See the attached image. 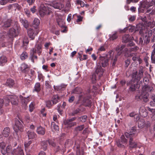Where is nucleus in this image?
I'll return each mask as SVG.
<instances>
[{"label":"nucleus","instance_id":"nucleus-52","mask_svg":"<svg viewBox=\"0 0 155 155\" xmlns=\"http://www.w3.org/2000/svg\"><path fill=\"white\" fill-rule=\"evenodd\" d=\"M137 130V127L134 126V127H132L130 130V134L129 133V134H133V133H136V134H137L136 133V131Z\"/></svg>","mask_w":155,"mask_h":155},{"label":"nucleus","instance_id":"nucleus-28","mask_svg":"<svg viewBox=\"0 0 155 155\" xmlns=\"http://www.w3.org/2000/svg\"><path fill=\"white\" fill-rule=\"evenodd\" d=\"M143 92H144L147 93H148V92H150L152 90V88L150 87L147 85H144L143 87Z\"/></svg>","mask_w":155,"mask_h":155},{"label":"nucleus","instance_id":"nucleus-40","mask_svg":"<svg viewBox=\"0 0 155 155\" xmlns=\"http://www.w3.org/2000/svg\"><path fill=\"white\" fill-rule=\"evenodd\" d=\"M41 145V148L44 150H46L47 147L48 142L47 141H43L42 142Z\"/></svg>","mask_w":155,"mask_h":155},{"label":"nucleus","instance_id":"nucleus-20","mask_svg":"<svg viewBox=\"0 0 155 155\" xmlns=\"http://www.w3.org/2000/svg\"><path fill=\"white\" fill-rule=\"evenodd\" d=\"M20 68L21 71L25 73H26L29 71V68L27 67V65L25 64H22L20 67Z\"/></svg>","mask_w":155,"mask_h":155},{"label":"nucleus","instance_id":"nucleus-60","mask_svg":"<svg viewBox=\"0 0 155 155\" xmlns=\"http://www.w3.org/2000/svg\"><path fill=\"white\" fill-rule=\"evenodd\" d=\"M46 103L47 107L48 108H50L52 105L51 101L50 100L46 101Z\"/></svg>","mask_w":155,"mask_h":155},{"label":"nucleus","instance_id":"nucleus-32","mask_svg":"<svg viewBox=\"0 0 155 155\" xmlns=\"http://www.w3.org/2000/svg\"><path fill=\"white\" fill-rule=\"evenodd\" d=\"M7 61L6 57L3 56L0 58V65L3 66L4 64Z\"/></svg>","mask_w":155,"mask_h":155},{"label":"nucleus","instance_id":"nucleus-18","mask_svg":"<svg viewBox=\"0 0 155 155\" xmlns=\"http://www.w3.org/2000/svg\"><path fill=\"white\" fill-rule=\"evenodd\" d=\"M76 119V117H73L70 119L67 120L65 122V124L68 125L70 127L76 125V122H71L72 121L75 120Z\"/></svg>","mask_w":155,"mask_h":155},{"label":"nucleus","instance_id":"nucleus-12","mask_svg":"<svg viewBox=\"0 0 155 155\" xmlns=\"http://www.w3.org/2000/svg\"><path fill=\"white\" fill-rule=\"evenodd\" d=\"M59 26L61 28L60 31L62 33H66L68 31V28L65 25L64 20L62 18L60 19L59 18Z\"/></svg>","mask_w":155,"mask_h":155},{"label":"nucleus","instance_id":"nucleus-25","mask_svg":"<svg viewBox=\"0 0 155 155\" xmlns=\"http://www.w3.org/2000/svg\"><path fill=\"white\" fill-rule=\"evenodd\" d=\"M153 49L151 55V60L152 63L155 64V44L152 46Z\"/></svg>","mask_w":155,"mask_h":155},{"label":"nucleus","instance_id":"nucleus-46","mask_svg":"<svg viewBox=\"0 0 155 155\" xmlns=\"http://www.w3.org/2000/svg\"><path fill=\"white\" fill-rule=\"evenodd\" d=\"M117 33H115L112 35H110V40H114L117 38Z\"/></svg>","mask_w":155,"mask_h":155},{"label":"nucleus","instance_id":"nucleus-59","mask_svg":"<svg viewBox=\"0 0 155 155\" xmlns=\"http://www.w3.org/2000/svg\"><path fill=\"white\" fill-rule=\"evenodd\" d=\"M59 0L60 2L59 3V9L60 10L61 8L64 7V4L63 3L64 2H62L60 1V0Z\"/></svg>","mask_w":155,"mask_h":155},{"label":"nucleus","instance_id":"nucleus-57","mask_svg":"<svg viewBox=\"0 0 155 155\" xmlns=\"http://www.w3.org/2000/svg\"><path fill=\"white\" fill-rule=\"evenodd\" d=\"M105 51V48H104V46H101L98 49L97 53H99L101 51Z\"/></svg>","mask_w":155,"mask_h":155},{"label":"nucleus","instance_id":"nucleus-61","mask_svg":"<svg viewBox=\"0 0 155 155\" xmlns=\"http://www.w3.org/2000/svg\"><path fill=\"white\" fill-rule=\"evenodd\" d=\"M137 43L140 45H142L143 44V40L142 38L140 37L139 40L137 41Z\"/></svg>","mask_w":155,"mask_h":155},{"label":"nucleus","instance_id":"nucleus-22","mask_svg":"<svg viewBox=\"0 0 155 155\" xmlns=\"http://www.w3.org/2000/svg\"><path fill=\"white\" fill-rule=\"evenodd\" d=\"M20 98L21 101V102L24 106L25 107L26 106L27 104L29 101V99L28 97H23L21 95L19 96Z\"/></svg>","mask_w":155,"mask_h":155},{"label":"nucleus","instance_id":"nucleus-6","mask_svg":"<svg viewBox=\"0 0 155 155\" xmlns=\"http://www.w3.org/2000/svg\"><path fill=\"white\" fill-rule=\"evenodd\" d=\"M6 143L4 142L0 143L1 151L3 155H5L6 153L7 155L9 154V153L12 150V147L11 145H8L6 147Z\"/></svg>","mask_w":155,"mask_h":155},{"label":"nucleus","instance_id":"nucleus-44","mask_svg":"<svg viewBox=\"0 0 155 155\" xmlns=\"http://www.w3.org/2000/svg\"><path fill=\"white\" fill-rule=\"evenodd\" d=\"M28 57V54L25 52H23L20 56V58L22 60H25Z\"/></svg>","mask_w":155,"mask_h":155},{"label":"nucleus","instance_id":"nucleus-33","mask_svg":"<svg viewBox=\"0 0 155 155\" xmlns=\"http://www.w3.org/2000/svg\"><path fill=\"white\" fill-rule=\"evenodd\" d=\"M21 23L23 25L24 27L26 28H27L29 26V23L28 21L25 19H21L20 20Z\"/></svg>","mask_w":155,"mask_h":155},{"label":"nucleus","instance_id":"nucleus-27","mask_svg":"<svg viewBox=\"0 0 155 155\" xmlns=\"http://www.w3.org/2000/svg\"><path fill=\"white\" fill-rule=\"evenodd\" d=\"M27 134L29 139H33L36 136V134L33 131H28Z\"/></svg>","mask_w":155,"mask_h":155},{"label":"nucleus","instance_id":"nucleus-11","mask_svg":"<svg viewBox=\"0 0 155 155\" xmlns=\"http://www.w3.org/2000/svg\"><path fill=\"white\" fill-rule=\"evenodd\" d=\"M23 126L21 123L17 119L15 120V124L13 127L15 131L18 132L19 131L22 132L23 130Z\"/></svg>","mask_w":155,"mask_h":155},{"label":"nucleus","instance_id":"nucleus-62","mask_svg":"<svg viewBox=\"0 0 155 155\" xmlns=\"http://www.w3.org/2000/svg\"><path fill=\"white\" fill-rule=\"evenodd\" d=\"M29 110L31 112L32 111L34 108V105L33 103H31L29 106Z\"/></svg>","mask_w":155,"mask_h":155},{"label":"nucleus","instance_id":"nucleus-10","mask_svg":"<svg viewBox=\"0 0 155 155\" xmlns=\"http://www.w3.org/2000/svg\"><path fill=\"white\" fill-rule=\"evenodd\" d=\"M49 7L44 6L40 8L39 11L40 15L41 17L44 16L45 15H49L52 13V11L49 10Z\"/></svg>","mask_w":155,"mask_h":155},{"label":"nucleus","instance_id":"nucleus-56","mask_svg":"<svg viewBox=\"0 0 155 155\" xmlns=\"http://www.w3.org/2000/svg\"><path fill=\"white\" fill-rule=\"evenodd\" d=\"M143 83L144 84V85H147V84H148L149 80L147 77H145L143 79Z\"/></svg>","mask_w":155,"mask_h":155},{"label":"nucleus","instance_id":"nucleus-45","mask_svg":"<svg viewBox=\"0 0 155 155\" xmlns=\"http://www.w3.org/2000/svg\"><path fill=\"white\" fill-rule=\"evenodd\" d=\"M36 53V49L35 50L34 49H31V51L30 55L31 57V60L33 63L34 62V60L33 59V54H34L35 53Z\"/></svg>","mask_w":155,"mask_h":155},{"label":"nucleus","instance_id":"nucleus-7","mask_svg":"<svg viewBox=\"0 0 155 155\" xmlns=\"http://www.w3.org/2000/svg\"><path fill=\"white\" fill-rule=\"evenodd\" d=\"M91 91L90 89H88L87 93L85 95L83 100V103L85 106L91 107V101L90 99L91 98V95L90 94Z\"/></svg>","mask_w":155,"mask_h":155},{"label":"nucleus","instance_id":"nucleus-30","mask_svg":"<svg viewBox=\"0 0 155 155\" xmlns=\"http://www.w3.org/2000/svg\"><path fill=\"white\" fill-rule=\"evenodd\" d=\"M150 9H148L147 10L146 13H149L148 15L147 14V16L146 17L148 20H151L153 18V15L154 13V12H152V11L150 12Z\"/></svg>","mask_w":155,"mask_h":155},{"label":"nucleus","instance_id":"nucleus-41","mask_svg":"<svg viewBox=\"0 0 155 155\" xmlns=\"http://www.w3.org/2000/svg\"><path fill=\"white\" fill-rule=\"evenodd\" d=\"M87 117L86 115H84L78 118V120L84 123L86 122L87 120Z\"/></svg>","mask_w":155,"mask_h":155},{"label":"nucleus","instance_id":"nucleus-14","mask_svg":"<svg viewBox=\"0 0 155 155\" xmlns=\"http://www.w3.org/2000/svg\"><path fill=\"white\" fill-rule=\"evenodd\" d=\"M127 141V140L125 137L123 135L121 136L120 139L117 141V145L118 147H124V146L123 144L126 143Z\"/></svg>","mask_w":155,"mask_h":155},{"label":"nucleus","instance_id":"nucleus-8","mask_svg":"<svg viewBox=\"0 0 155 155\" xmlns=\"http://www.w3.org/2000/svg\"><path fill=\"white\" fill-rule=\"evenodd\" d=\"M149 93L142 92L135 96V98L137 100H142L145 102H147L149 101Z\"/></svg>","mask_w":155,"mask_h":155},{"label":"nucleus","instance_id":"nucleus-5","mask_svg":"<svg viewBox=\"0 0 155 155\" xmlns=\"http://www.w3.org/2000/svg\"><path fill=\"white\" fill-rule=\"evenodd\" d=\"M125 135L126 137L129 139V145L130 148L132 149L136 147L137 146V143L136 142L133 141L136 137L137 136V134L136 133L129 134V133L126 132Z\"/></svg>","mask_w":155,"mask_h":155},{"label":"nucleus","instance_id":"nucleus-9","mask_svg":"<svg viewBox=\"0 0 155 155\" xmlns=\"http://www.w3.org/2000/svg\"><path fill=\"white\" fill-rule=\"evenodd\" d=\"M147 110L152 112L154 111V109H152L148 107H144L143 106H142L139 109V113L142 117H145L147 115Z\"/></svg>","mask_w":155,"mask_h":155},{"label":"nucleus","instance_id":"nucleus-38","mask_svg":"<svg viewBox=\"0 0 155 155\" xmlns=\"http://www.w3.org/2000/svg\"><path fill=\"white\" fill-rule=\"evenodd\" d=\"M78 58H79L80 61H82L84 60H86L87 58V55L84 54L83 55V57H82L81 54H80L79 53H78Z\"/></svg>","mask_w":155,"mask_h":155},{"label":"nucleus","instance_id":"nucleus-63","mask_svg":"<svg viewBox=\"0 0 155 155\" xmlns=\"http://www.w3.org/2000/svg\"><path fill=\"white\" fill-rule=\"evenodd\" d=\"M24 12L29 17L30 16V10L27 9L25 8L24 9Z\"/></svg>","mask_w":155,"mask_h":155},{"label":"nucleus","instance_id":"nucleus-37","mask_svg":"<svg viewBox=\"0 0 155 155\" xmlns=\"http://www.w3.org/2000/svg\"><path fill=\"white\" fill-rule=\"evenodd\" d=\"M51 128L53 131H57L58 128V126L56 125L54 122H52L51 123Z\"/></svg>","mask_w":155,"mask_h":155},{"label":"nucleus","instance_id":"nucleus-15","mask_svg":"<svg viewBox=\"0 0 155 155\" xmlns=\"http://www.w3.org/2000/svg\"><path fill=\"white\" fill-rule=\"evenodd\" d=\"M151 99L152 100L150 102V105L152 106H155V95L154 94H152ZM152 109H154V111L151 112H154V114L152 117V118L153 120H155V108Z\"/></svg>","mask_w":155,"mask_h":155},{"label":"nucleus","instance_id":"nucleus-29","mask_svg":"<svg viewBox=\"0 0 155 155\" xmlns=\"http://www.w3.org/2000/svg\"><path fill=\"white\" fill-rule=\"evenodd\" d=\"M37 132L39 134L44 135L45 134V130L43 127L40 126L37 128Z\"/></svg>","mask_w":155,"mask_h":155},{"label":"nucleus","instance_id":"nucleus-3","mask_svg":"<svg viewBox=\"0 0 155 155\" xmlns=\"http://www.w3.org/2000/svg\"><path fill=\"white\" fill-rule=\"evenodd\" d=\"M100 62L99 64L101 65L103 67H105L108 65V59L107 57H105L100 56L99 58ZM104 70L102 68L101 65H97V68L96 70V72L97 74L100 73V75H102Z\"/></svg>","mask_w":155,"mask_h":155},{"label":"nucleus","instance_id":"nucleus-49","mask_svg":"<svg viewBox=\"0 0 155 155\" xmlns=\"http://www.w3.org/2000/svg\"><path fill=\"white\" fill-rule=\"evenodd\" d=\"M35 90L37 92H39L40 90V84L39 83H37L35 86Z\"/></svg>","mask_w":155,"mask_h":155},{"label":"nucleus","instance_id":"nucleus-13","mask_svg":"<svg viewBox=\"0 0 155 155\" xmlns=\"http://www.w3.org/2000/svg\"><path fill=\"white\" fill-rule=\"evenodd\" d=\"M39 31L36 29H33L31 28H29L28 30V35L30 38L32 40H33L37 34L38 33Z\"/></svg>","mask_w":155,"mask_h":155},{"label":"nucleus","instance_id":"nucleus-55","mask_svg":"<svg viewBox=\"0 0 155 155\" xmlns=\"http://www.w3.org/2000/svg\"><path fill=\"white\" fill-rule=\"evenodd\" d=\"M67 85L64 84H61L60 86H59V89L61 91H63L65 89Z\"/></svg>","mask_w":155,"mask_h":155},{"label":"nucleus","instance_id":"nucleus-16","mask_svg":"<svg viewBox=\"0 0 155 155\" xmlns=\"http://www.w3.org/2000/svg\"><path fill=\"white\" fill-rule=\"evenodd\" d=\"M12 20L10 18L4 20L2 22V26L4 28H6L10 26Z\"/></svg>","mask_w":155,"mask_h":155},{"label":"nucleus","instance_id":"nucleus-34","mask_svg":"<svg viewBox=\"0 0 155 155\" xmlns=\"http://www.w3.org/2000/svg\"><path fill=\"white\" fill-rule=\"evenodd\" d=\"M84 124L79 125L75 128L74 130L77 132L81 131L82 130L84 129Z\"/></svg>","mask_w":155,"mask_h":155},{"label":"nucleus","instance_id":"nucleus-42","mask_svg":"<svg viewBox=\"0 0 155 155\" xmlns=\"http://www.w3.org/2000/svg\"><path fill=\"white\" fill-rule=\"evenodd\" d=\"M41 45L38 44L35 45V48H32V49H36V52H38V53H40L41 52Z\"/></svg>","mask_w":155,"mask_h":155},{"label":"nucleus","instance_id":"nucleus-35","mask_svg":"<svg viewBox=\"0 0 155 155\" xmlns=\"http://www.w3.org/2000/svg\"><path fill=\"white\" fill-rule=\"evenodd\" d=\"M94 73L92 75L91 77V81L92 83L93 84H95L96 83L97 81V78H96V74H99V76H101V75H100V73H98V74H97V73Z\"/></svg>","mask_w":155,"mask_h":155},{"label":"nucleus","instance_id":"nucleus-1","mask_svg":"<svg viewBox=\"0 0 155 155\" xmlns=\"http://www.w3.org/2000/svg\"><path fill=\"white\" fill-rule=\"evenodd\" d=\"M144 70L143 67L140 66L138 72L137 71L133 72L132 74V79L127 82V86L130 87L129 90L131 91H135L136 88L139 86L138 82L143 77Z\"/></svg>","mask_w":155,"mask_h":155},{"label":"nucleus","instance_id":"nucleus-24","mask_svg":"<svg viewBox=\"0 0 155 155\" xmlns=\"http://www.w3.org/2000/svg\"><path fill=\"white\" fill-rule=\"evenodd\" d=\"M144 3L146 5L143 6V7H147V9H150L149 8L153 5L155 4V0H152L151 2H149L147 1H144Z\"/></svg>","mask_w":155,"mask_h":155},{"label":"nucleus","instance_id":"nucleus-48","mask_svg":"<svg viewBox=\"0 0 155 155\" xmlns=\"http://www.w3.org/2000/svg\"><path fill=\"white\" fill-rule=\"evenodd\" d=\"M58 95H55L53 96L52 97L53 104H56L58 102Z\"/></svg>","mask_w":155,"mask_h":155},{"label":"nucleus","instance_id":"nucleus-43","mask_svg":"<svg viewBox=\"0 0 155 155\" xmlns=\"http://www.w3.org/2000/svg\"><path fill=\"white\" fill-rule=\"evenodd\" d=\"M132 60L134 61H138L139 64H140L142 62V60L140 57L137 55L135 57H133L132 58Z\"/></svg>","mask_w":155,"mask_h":155},{"label":"nucleus","instance_id":"nucleus-4","mask_svg":"<svg viewBox=\"0 0 155 155\" xmlns=\"http://www.w3.org/2000/svg\"><path fill=\"white\" fill-rule=\"evenodd\" d=\"M139 33L140 34H143V39L144 43L146 44H148L150 42L151 36L152 35V30L148 29L143 30L142 28H141Z\"/></svg>","mask_w":155,"mask_h":155},{"label":"nucleus","instance_id":"nucleus-47","mask_svg":"<svg viewBox=\"0 0 155 155\" xmlns=\"http://www.w3.org/2000/svg\"><path fill=\"white\" fill-rule=\"evenodd\" d=\"M54 8H58V3L56 1H53L50 5Z\"/></svg>","mask_w":155,"mask_h":155},{"label":"nucleus","instance_id":"nucleus-17","mask_svg":"<svg viewBox=\"0 0 155 155\" xmlns=\"http://www.w3.org/2000/svg\"><path fill=\"white\" fill-rule=\"evenodd\" d=\"M9 98L10 99V101L12 104L17 105L18 103V97L15 95H9Z\"/></svg>","mask_w":155,"mask_h":155},{"label":"nucleus","instance_id":"nucleus-64","mask_svg":"<svg viewBox=\"0 0 155 155\" xmlns=\"http://www.w3.org/2000/svg\"><path fill=\"white\" fill-rule=\"evenodd\" d=\"M23 42L24 45L25 44H28L29 41L27 37H25L24 38Z\"/></svg>","mask_w":155,"mask_h":155},{"label":"nucleus","instance_id":"nucleus-53","mask_svg":"<svg viewBox=\"0 0 155 155\" xmlns=\"http://www.w3.org/2000/svg\"><path fill=\"white\" fill-rule=\"evenodd\" d=\"M139 48L137 46H135L133 47H131L130 48L129 51L130 52L134 51L136 52L139 49Z\"/></svg>","mask_w":155,"mask_h":155},{"label":"nucleus","instance_id":"nucleus-23","mask_svg":"<svg viewBox=\"0 0 155 155\" xmlns=\"http://www.w3.org/2000/svg\"><path fill=\"white\" fill-rule=\"evenodd\" d=\"M15 84V81L11 79H8L6 82V85L10 87H12Z\"/></svg>","mask_w":155,"mask_h":155},{"label":"nucleus","instance_id":"nucleus-39","mask_svg":"<svg viewBox=\"0 0 155 155\" xmlns=\"http://www.w3.org/2000/svg\"><path fill=\"white\" fill-rule=\"evenodd\" d=\"M81 92V89L80 87H76L72 91V93L74 94H79Z\"/></svg>","mask_w":155,"mask_h":155},{"label":"nucleus","instance_id":"nucleus-54","mask_svg":"<svg viewBox=\"0 0 155 155\" xmlns=\"http://www.w3.org/2000/svg\"><path fill=\"white\" fill-rule=\"evenodd\" d=\"M129 20L130 22L134 21L136 19V16L135 15H130L128 17Z\"/></svg>","mask_w":155,"mask_h":155},{"label":"nucleus","instance_id":"nucleus-19","mask_svg":"<svg viewBox=\"0 0 155 155\" xmlns=\"http://www.w3.org/2000/svg\"><path fill=\"white\" fill-rule=\"evenodd\" d=\"M133 39V37H131L129 35L126 34L124 35L122 37V42L125 43L128 42L130 41Z\"/></svg>","mask_w":155,"mask_h":155},{"label":"nucleus","instance_id":"nucleus-31","mask_svg":"<svg viewBox=\"0 0 155 155\" xmlns=\"http://www.w3.org/2000/svg\"><path fill=\"white\" fill-rule=\"evenodd\" d=\"M145 124L144 120L143 119H140L138 122V126L139 128H143Z\"/></svg>","mask_w":155,"mask_h":155},{"label":"nucleus","instance_id":"nucleus-58","mask_svg":"<svg viewBox=\"0 0 155 155\" xmlns=\"http://www.w3.org/2000/svg\"><path fill=\"white\" fill-rule=\"evenodd\" d=\"M32 141L31 140H30L28 141L27 143L25 142L24 143V146L25 148H27L29 147V146L30 145Z\"/></svg>","mask_w":155,"mask_h":155},{"label":"nucleus","instance_id":"nucleus-50","mask_svg":"<svg viewBox=\"0 0 155 155\" xmlns=\"http://www.w3.org/2000/svg\"><path fill=\"white\" fill-rule=\"evenodd\" d=\"M10 98H9L8 96L6 98H5L3 100L4 101V103L5 106H8L10 103Z\"/></svg>","mask_w":155,"mask_h":155},{"label":"nucleus","instance_id":"nucleus-2","mask_svg":"<svg viewBox=\"0 0 155 155\" xmlns=\"http://www.w3.org/2000/svg\"><path fill=\"white\" fill-rule=\"evenodd\" d=\"M20 30V27L18 22L15 21L13 27L10 28L7 34V37L8 41L12 42L14 38L18 36Z\"/></svg>","mask_w":155,"mask_h":155},{"label":"nucleus","instance_id":"nucleus-26","mask_svg":"<svg viewBox=\"0 0 155 155\" xmlns=\"http://www.w3.org/2000/svg\"><path fill=\"white\" fill-rule=\"evenodd\" d=\"M10 133L9 127H7L4 128L2 132V135L5 137H8Z\"/></svg>","mask_w":155,"mask_h":155},{"label":"nucleus","instance_id":"nucleus-21","mask_svg":"<svg viewBox=\"0 0 155 155\" xmlns=\"http://www.w3.org/2000/svg\"><path fill=\"white\" fill-rule=\"evenodd\" d=\"M125 45H122L121 46H118L116 47V51L117 52V56L120 55L122 53L123 49L125 48Z\"/></svg>","mask_w":155,"mask_h":155},{"label":"nucleus","instance_id":"nucleus-36","mask_svg":"<svg viewBox=\"0 0 155 155\" xmlns=\"http://www.w3.org/2000/svg\"><path fill=\"white\" fill-rule=\"evenodd\" d=\"M40 23L39 20L36 18H35L33 24V26L35 28H37Z\"/></svg>","mask_w":155,"mask_h":155},{"label":"nucleus","instance_id":"nucleus-51","mask_svg":"<svg viewBox=\"0 0 155 155\" xmlns=\"http://www.w3.org/2000/svg\"><path fill=\"white\" fill-rule=\"evenodd\" d=\"M128 29L129 30V31L130 32H133L134 31L135 29V26L132 25H129L127 27Z\"/></svg>","mask_w":155,"mask_h":155}]
</instances>
